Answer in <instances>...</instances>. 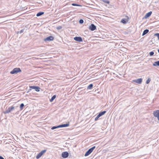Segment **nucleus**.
<instances>
[{
  "mask_svg": "<svg viewBox=\"0 0 159 159\" xmlns=\"http://www.w3.org/2000/svg\"><path fill=\"white\" fill-rule=\"evenodd\" d=\"M15 109V107L13 106H12L8 107V108H6L5 110L3 111V113L4 114H8L11 112Z\"/></svg>",
  "mask_w": 159,
  "mask_h": 159,
  "instance_id": "nucleus-1",
  "label": "nucleus"
},
{
  "mask_svg": "<svg viewBox=\"0 0 159 159\" xmlns=\"http://www.w3.org/2000/svg\"><path fill=\"white\" fill-rule=\"evenodd\" d=\"M21 71V70L19 68H15L10 72V73L11 74H16Z\"/></svg>",
  "mask_w": 159,
  "mask_h": 159,
  "instance_id": "nucleus-2",
  "label": "nucleus"
},
{
  "mask_svg": "<svg viewBox=\"0 0 159 159\" xmlns=\"http://www.w3.org/2000/svg\"><path fill=\"white\" fill-rule=\"evenodd\" d=\"M95 148V146H93L91 148L89 149L85 153L84 156H87L89 155L92 152L93 150Z\"/></svg>",
  "mask_w": 159,
  "mask_h": 159,
  "instance_id": "nucleus-3",
  "label": "nucleus"
},
{
  "mask_svg": "<svg viewBox=\"0 0 159 159\" xmlns=\"http://www.w3.org/2000/svg\"><path fill=\"white\" fill-rule=\"evenodd\" d=\"M153 114L154 117H157L159 121V110H157L153 111Z\"/></svg>",
  "mask_w": 159,
  "mask_h": 159,
  "instance_id": "nucleus-4",
  "label": "nucleus"
},
{
  "mask_svg": "<svg viewBox=\"0 0 159 159\" xmlns=\"http://www.w3.org/2000/svg\"><path fill=\"white\" fill-rule=\"evenodd\" d=\"M54 38L52 36H49L44 39V41H51L54 40Z\"/></svg>",
  "mask_w": 159,
  "mask_h": 159,
  "instance_id": "nucleus-5",
  "label": "nucleus"
},
{
  "mask_svg": "<svg viewBox=\"0 0 159 159\" xmlns=\"http://www.w3.org/2000/svg\"><path fill=\"white\" fill-rule=\"evenodd\" d=\"M125 17H126V19H123L121 20V22L123 24H125L128 21V19H129V18L128 16H126Z\"/></svg>",
  "mask_w": 159,
  "mask_h": 159,
  "instance_id": "nucleus-6",
  "label": "nucleus"
},
{
  "mask_svg": "<svg viewBox=\"0 0 159 159\" xmlns=\"http://www.w3.org/2000/svg\"><path fill=\"white\" fill-rule=\"evenodd\" d=\"M69 156V153L67 152H63L62 153L61 156L62 157L66 158L68 157Z\"/></svg>",
  "mask_w": 159,
  "mask_h": 159,
  "instance_id": "nucleus-7",
  "label": "nucleus"
},
{
  "mask_svg": "<svg viewBox=\"0 0 159 159\" xmlns=\"http://www.w3.org/2000/svg\"><path fill=\"white\" fill-rule=\"evenodd\" d=\"M31 88L33 89H35V91L37 92H39L40 91V88L36 86H31L30 87Z\"/></svg>",
  "mask_w": 159,
  "mask_h": 159,
  "instance_id": "nucleus-8",
  "label": "nucleus"
},
{
  "mask_svg": "<svg viewBox=\"0 0 159 159\" xmlns=\"http://www.w3.org/2000/svg\"><path fill=\"white\" fill-rule=\"evenodd\" d=\"M96 28V26L93 24H91L89 27V29L91 31L95 30Z\"/></svg>",
  "mask_w": 159,
  "mask_h": 159,
  "instance_id": "nucleus-9",
  "label": "nucleus"
},
{
  "mask_svg": "<svg viewBox=\"0 0 159 159\" xmlns=\"http://www.w3.org/2000/svg\"><path fill=\"white\" fill-rule=\"evenodd\" d=\"M74 39L77 41L81 42L82 41V39L80 37H76L74 38Z\"/></svg>",
  "mask_w": 159,
  "mask_h": 159,
  "instance_id": "nucleus-10",
  "label": "nucleus"
},
{
  "mask_svg": "<svg viewBox=\"0 0 159 159\" xmlns=\"http://www.w3.org/2000/svg\"><path fill=\"white\" fill-rule=\"evenodd\" d=\"M152 12L151 11H149L148 13H146L144 16V18L146 19L149 17L151 15Z\"/></svg>",
  "mask_w": 159,
  "mask_h": 159,
  "instance_id": "nucleus-11",
  "label": "nucleus"
},
{
  "mask_svg": "<svg viewBox=\"0 0 159 159\" xmlns=\"http://www.w3.org/2000/svg\"><path fill=\"white\" fill-rule=\"evenodd\" d=\"M142 81V78L138 79L134 81V82L139 84H141Z\"/></svg>",
  "mask_w": 159,
  "mask_h": 159,
  "instance_id": "nucleus-12",
  "label": "nucleus"
},
{
  "mask_svg": "<svg viewBox=\"0 0 159 159\" xmlns=\"http://www.w3.org/2000/svg\"><path fill=\"white\" fill-rule=\"evenodd\" d=\"M69 125V124H62V125H59V127H60V128L65 127H67Z\"/></svg>",
  "mask_w": 159,
  "mask_h": 159,
  "instance_id": "nucleus-13",
  "label": "nucleus"
},
{
  "mask_svg": "<svg viewBox=\"0 0 159 159\" xmlns=\"http://www.w3.org/2000/svg\"><path fill=\"white\" fill-rule=\"evenodd\" d=\"M154 66H159V61H155L153 64Z\"/></svg>",
  "mask_w": 159,
  "mask_h": 159,
  "instance_id": "nucleus-14",
  "label": "nucleus"
},
{
  "mask_svg": "<svg viewBox=\"0 0 159 159\" xmlns=\"http://www.w3.org/2000/svg\"><path fill=\"white\" fill-rule=\"evenodd\" d=\"M149 32V30L148 29H146L144 30L142 34V36H143L147 34Z\"/></svg>",
  "mask_w": 159,
  "mask_h": 159,
  "instance_id": "nucleus-15",
  "label": "nucleus"
},
{
  "mask_svg": "<svg viewBox=\"0 0 159 159\" xmlns=\"http://www.w3.org/2000/svg\"><path fill=\"white\" fill-rule=\"evenodd\" d=\"M44 13L43 12H39L37 14L36 16H39L43 14Z\"/></svg>",
  "mask_w": 159,
  "mask_h": 159,
  "instance_id": "nucleus-16",
  "label": "nucleus"
},
{
  "mask_svg": "<svg viewBox=\"0 0 159 159\" xmlns=\"http://www.w3.org/2000/svg\"><path fill=\"white\" fill-rule=\"evenodd\" d=\"M56 95H54L51 98V99L50 100V102H52L53 101V100L56 98Z\"/></svg>",
  "mask_w": 159,
  "mask_h": 159,
  "instance_id": "nucleus-17",
  "label": "nucleus"
},
{
  "mask_svg": "<svg viewBox=\"0 0 159 159\" xmlns=\"http://www.w3.org/2000/svg\"><path fill=\"white\" fill-rule=\"evenodd\" d=\"M106 113V111H102V112L99 113V114H98V115H99V116H102L104 115Z\"/></svg>",
  "mask_w": 159,
  "mask_h": 159,
  "instance_id": "nucleus-18",
  "label": "nucleus"
},
{
  "mask_svg": "<svg viewBox=\"0 0 159 159\" xmlns=\"http://www.w3.org/2000/svg\"><path fill=\"white\" fill-rule=\"evenodd\" d=\"M93 85L92 84H90L87 87V89H91L93 88Z\"/></svg>",
  "mask_w": 159,
  "mask_h": 159,
  "instance_id": "nucleus-19",
  "label": "nucleus"
},
{
  "mask_svg": "<svg viewBox=\"0 0 159 159\" xmlns=\"http://www.w3.org/2000/svg\"><path fill=\"white\" fill-rule=\"evenodd\" d=\"M42 156L41 153L40 152L36 156V158L37 159H39Z\"/></svg>",
  "mask_w": 159,
  "mask_h": 159,
  "instance_id": "nucleus-20",
  "label": "nucleus"
},
{
  "mask_svg": "<svg viewBox=\"0 0 159 159\" xmlns=\"http://www.w3.org/2000/svg\"><path fill=\"white\" fill-rule=\"evenodd\" d=\"M60 127H59V125L57 126H54L51 128V129L52 130H53L57 128H59Z\"/></svg>",
  "mask_w": 159,
  "mask_h": 159,
  "instance_id": "nucleus-21",
  "label": "nucleus"
},
{
  "mask_svg": "<svg viewBox=\"0 0 159 159\" xmlns=\"http://www.w3.org/2000/svg\"><path fill=\"white\" fill-rule=\"evenodd\" d=\"M24 106V105L23 103H22L20 104V110H22L23 109Z\"/></svg>",
  "mask_w": 159,
  "mask_h": 159,
  "instance_id": "nucleus-22",
  "label": "nucleus"
},
{
  "mask_svg": "<svg viewBox=\"0 0 159 159\" xmlns=\"http://www.w3.org/2000/svg\"><path fill=\"white\" fill-rule=\"evenodd\" d=\"M151 81V79L150 78H148L147 81H146V83L147 84H148Z\"/></svg>",
  "mask_w": 159,
  "mask_h": 159,
  "instance_id": "nucleus-23",
  "label": "nucleus"
},
{
  "mask_svg": "<svg viewBox=\"0 0 159 159\" xmlns=\"http://www.w3.org/2000/svg\"><path fill=\"white\" fill-rule=\"evenodd\" d=\"M102 2L107 4L110 3V2L108 0H103Z\"/></svg>",
  "mask_w": 159,
  "mask_h": 159,
  "instance_id": "nucleus-24",
  "label": "nucleus"
},
{
  "mask_svg": "<svg viewBox=\"0 0 159 159\" xmlns=\"http://www.w3.org/2000/svg\"><path fill=\"white\" fill-rule=\"evenodd\" d=\"M46 152V150H44L42 151L40 153H41V154L42 155L45 152Z\"/></svg>",
  "mask_w": 159,
  "mask_h": 159,
  "instance_id": "nucleus-25",
  "label": "nucleus"
},
{
  "mask_svg": "<svg viewBox=\"0 0 159 159\" xmlns=\"http://www.w3.org/2000/svg\"><path fill=\"white\" fill-rule=\"evenodd\" d=\"M149 55L151 56H153L154 54V52H151L149 53Z\"/></svg>",
  "mask_w": 159,
  "mask_h": 159,
  "instance_id": "nucleus-26",
  "label": "nucleus"
},
{
  "mask_svg": "<svg viewBox=\"0 0 159 159\" xmlns=\"http://www.w3.org/2000/svg\"><path fill=\"white\" fill-rule=\"evenodd\" d=\"M100 116H99V115H98L97 117L95 119V120L97 121L98 119V118L100 117Z\"/></svg>",
  "mask_w": 159,
  "mask_h": 159,
  "instance_id": "nucleus-27",
  "label": "nucleus"
},
{
  "mask_svg": "<svg viewBox=\"0 0 159 159\" xmlns=\"http://www.w3.org/2000/svg\"><path fill=\"white\" fill-rule=\"evenodd\" d=\"M79 22L80 24H82L84 22V20L82 19H80V20Z\"/></svg>",
  "mask_w": 159,
  "mask_h": 159,
  "instance_id": "nucleus-28",
  "label": "nucleus"
},
{
  "mask_svg": "<svg viewBox=\"0 0 159 159\" xmlns=\"http://www.w3.org/2000/svg\"><path fill=\"white\" fill-rule=\"evenodd\" d=\"M24 31V30H20V31H18V33H19L21 34V33L23 32Z\"/></svg>",
  "mask_w": 159,
  "mask_h": 159,
  "instance_id": "nucleus-29",
  "label": "nucleus"
},
{
  "mask_svg": "<svg viewBox=\"0 0 159 159\" xmlns=\"http://www.w3.org/2000/svg\"><path fill=\"white\" fill-rule=\"evenodd\" d=\"M62 28V27L61 26H58L57 27V29L58 30H60Z\"/></svg>",
  "mask_w": 159,
  "mask_h": 159,
  "instance_id": "nucleus-30",
  "label": "nucleus"
},
{
  "mask_svg": "<svg viewBox=\"0 0 159 159\" xmlns=\"http://www.w3.org/2000/svg\"><path fill=\"white\" fill-rule=\"evenodd\" d=\"M72 5H73V6H79L78 5V4H77L75 3H73L72 4Z\"/></svg>",
  "mask_w": 159,
  "mask_h": 159,
  "instance_id": "nucleus-31",
  "label": "nucleus"
},
{
  "mask_svg": "<svg viewBox=\"0 0 159 159\" xmlns=\"http://www.w3.org/2000/svg\"><path fill=\"white\" fill-rule=\"evenodd\" d=\"M0 159H4L2 157L0 156Z\"/></svg>",
  "mask_w": 159,
  "mask_h": 159,
  "instance_id": "nucleus-32",
  "label": "nucleus"
},
{
  "mask_svg": "<svg viewBox=\"0 0 159 159\" xmlns=\"http://www.w3.org/2000/svg\"><path fill=\"white\" fill-rule=\"evenodd\" d=\"M31 89H29V91H30L31 90Z\"/></svg>",
  "mask_w": 159,
  "mask_h": 159,
  "instance_id": "nucleus-33",
  "label": "nucleus"
},
{
  "mask_svg": "<svg viewBox=\"0 0 159 159\" xmlns=\"http://www.w3.org/2000/svg\"><path fill=\"white\" fill-rule=\"evenodd\" d=\"M158 53H159V49L158 50Z\"/></svg>",
  "mask_w": 159,
  "mask_h": 159,
  "instance_id": "nucleus-34",
  "label": "nucleus"
},
{
  "mask_svg": "<svg viewBox=\"0 0 159 159\" xmlns=\"http://www.w3.org/2000/svg\"><path fill=\"white\" fill-rule=\"evenodd\" d=\"M100 1H103V0H100Z\"/></svg>",
  "mask_w": 159,
  "mask_h": 159,
  "instance_id": "nucleus-35",
  "label": "nucleus"
}]
</instances>
